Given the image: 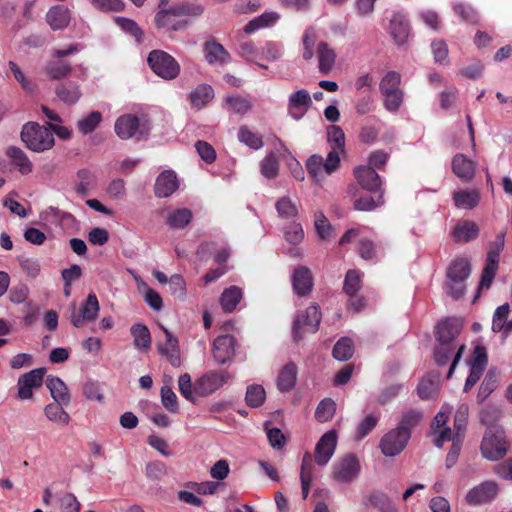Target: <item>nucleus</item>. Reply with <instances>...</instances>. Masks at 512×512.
<instances>
[{
  "label": "nucleus",
  "mask_w": 512,
  "mask_h": 512,
  "mask_svg": "<svg viewBox=\"0 0 512 512\" xmlns=\"http://www.w3.org/2000/svg\"><path fill=\"white\" fill-rule=\"evenodd\" d=\"M377 197L373 196H364L357 199L354 203V207L360 211H370L375 209L378 206H381L384 202L383 200V191H378Z\"/></svg>",
  "instance_id": "nucleus-55"
},
{
  "label": "nucleus",
  "mask_w": 512,
  "mask_h": 512,
  "mask_svg": "<svg viewBox=\"0 0 512 512\" xmlns=\"http://www.w3.org/2000/svg\"><path fill=\"white\" fill-rule=\"evenodd\" d=\"M115 22L123 31L132 35L137 42L141 41L143 32L135 21L125 17H117Z\"/></svg>",
  "instance_id": "nucleus-59"
},
{
  "label": "nucleus",
  "mask_w": 512,
  "mask_h": 512,
  "mask_svg": "<svg viewBox=\"0 0 512 512\" xmlns=\"http://www.w3.org/2000/svg\"><path fill=\"white\" fill-rule=\"evenodd\" d=\"M148 65L152 71L164 80H173L180 73V65L165 51L153 50L147 58Z\"/></svg>",
  "instance_id": "nucleus-6"
},
{
  "label": "nucleus",
  "mask_w": 512,
  "mask_h": 512,
  "mask_svg": "<svg viewBox=\"0 0 512 512\" xmlns=\"http://www.w3.org/2000/svg\"><path fill=\"white\" fill-rule=\"evenodd\" d=\"M335 411V402L331 398H325L318 404L315 417L319 422H327L333 418Z\"/></svg>",
  "instance_id": "nucleus-50"
},
{
  "label": "nucleus",
  "mask_w": 512,
  "mask_h": 512,
  "mask_svg": "<svg viewBox=\"0 0 512 512\" xmlns=\"http://www.w3.org/2000/svg\"><path fill=\"white\" fill-rule=\"evenodd\" d=\"M114 130L119 138L129 139L138 135H146L150 127L146 119H140L133 114H125L117 118Z\"/></svg>",
  "instance_id": "nucleus-9"
},
{
  "label": "nucleus",
  "mask_w": 512,
  "mask_h": 512,
  "mask_svg": "<svg viewBox=\"0 0 512 512\" xmlns=\"http://www.w3.org/2000/svg\"><path fill=\"white\" fill-rule=\"evenodd\" d=\"M300 479H301V487H302L303 498H307V496L309 494L310 486H311V484L313 482V463H312V457L308 453L305 454L303 459H302Z\"/></svg>",
  "instance_id": "nucleus-38"
},
{
  "label": "nucleus",
  "mask_w": 512,
  "mask_h": 512,
  "mask_svg": "<svg viewBox=\"0 0 512 512\" xmlns=\"http://www.w3.org/2000/svg\"><path fill=\"white\" fill-rule=\"evenodd\" d=\"M99 309V302L96 295L90 293L80 307L79 312L76 311V307L73 305L71 323L74 327L80 328L85 322L94 321L98 316Z\"/></svg>",
  "instance_id": "nucleus-13"
},
{
  "label": "nucleus",
  "mask_w": 512,
  "mask_h": 512,
  "mask_svg": "<svg viewBox=\"0 0 512 512\" xmlns=\"http://www.w3.org/2000/svg\"><path fill=\"white\" fill-rule=\"evenodd\" d=\"M45 372V368H36L20 376L17 382L18 397L22 400L32 398V390L41 387Z\"/></svg>",
  "instance_id": "nucleus-14"
},
{
  "label": "nucleus",
  "mask_w": 512,
  "mask_h": 512,
  "mask_svg": "<svg viewBox=\"0 0 512 512\" xmlns=\"http://www.w3.org/2000/svg\"><path fill=\"white\" fill-rule=\"evenodd\" d=\"M226 104L229 110L241 115L246 114L252 108L251 102L241 96L227 97Z\"/></svg>",
  "instance_id": "nucleus-58"
},
{
  "label": "nucleus",
  "mask_w": 512,
  "mask_h": 512,
  "mask_svg": "<svg viewBox=\"0 0 512 512\" xmlns=\"http://www.w3.org/2000/svg\"><path fill=\"white\" fill-rule=\"evenodd\" d=\"M205 60L210 65H226L230 63L231 56L224 46L214 39L208 40L203 45Z\"/></svg>",
  "instance_id": "nucleus-20"
},
{
  "label": "nucleus",
  "mask_w": 512,
  "mask_h": 512,
  "mask_svg": "<svg viewBox=\"0 0 512 512\" xmlns=\"http://www.w3.org/2000/svg\"><path fill=\"white\" fill-rule=\"evenodd\" d=\"M478 226L472 221H465L458 224L453 230V238L457 242H468L477 237Z\"/></svg>",
  "instance_id": "nucleus-39"
},
{
  "label": "nucleus",
  "mask_w": 512,
  "mask_h": 512,
  "mask_svg": "<svg viewBox=\"0 0 512 512\" xmlns=\"http://www.w3.org/2000/svg\"><path fill=\"white\" fill-rule=\"evenodd\" d=\"M275 208L281 218L292 219L298 214L297 205L289 197L280 198L276 202Z\"/></svg>",
  "instance_id": "nucleus-51"
},
{
  "label": "nucleus",
  "mask_w": 512,
  "mask_h": 512,
  "mask_svg": "<svg viewBox=\"0 0 512 512\" xmlns=\"http://www.w3.org/2000/svg\"><path fill=\"white\" fill-rule=\"evenodd\" d=\"M260 54L267 61H277L284 54V46L281 42L267 41L261 47Z\"/></svg>",
  "instance_id": "nucleus-47"
},
{
  "label": "nucleus",
  "mask_w": 512,
  "mask_h": 512,
  "mask_svg": "<svg viewBox=\"0 0 512 512\" xmlns=\"http://www.w3.org/2000/svg\"><path fill=\"white\" fill-rule=\"evenodd\" d=\"M160 329L164 333L165 342L157 343V350L161 356H165L170 364L178 367L181 364L179 341L165 326L160 325Z\"/></svg>",
  "instance_id": "nucleus-15"
},
{
  "label": "nucleus",
  "mask_w": 512,
  "mask_h": 512,
  "mask_svg": "<svg viewBox=\"0 0 512 512\" xmlns=\"http://www.w3.org/2000/svg\"><path fill=\"white\" fill-rule=\"evenodd\" d=\"M353 353V341L348 337L339 339L333 348V356L338 361L349 360L353 356Z\"/></svg>",
  "instance_id": "nucleus-46"
},
{
  "label": "nucleus",
  "mask_w": 512,
  "mask_h": 512,
  "mask_svg": "<svg viewBox=\"0 0 512 512\" xmlns=\"http://www.w3.org/2000/svg\"><path fill=\"white\" fill-rule=\"evenodd\" d=\"M314 226L317 234L323 240H326L330 237L332 227L328 221V219L324 216L322 212H316L314 215Z\"/></svg>",
  "instance_id": "nucleus-61"
},
{
  "label": "nucleus",
  "mask_w": 512,
  "mask_h": 512,
  "mask_svg": "<svg viewBox=\"0 0 512 512\" xmlns=\"http://www.w3.org/2000/svg\"><path fill=\"white\" fill-rule=\"evenodd\" d=\"M242 298V291L236 286H231L225 289L220 297V303L225 312H232L240 299Z\"/></svg>",
  "instance_id": "nucleus-43"
},
{
  "label": "nucleus",
  "mask_w": 512,
  "mask_h": 512,
  "mask_svg": "<svg viewBox=\"0 0 512 512\" xmlns=\"http://www.w3.org/2000/svg\"><path fill=\"white\" fill-rule=\"evenodd\" d=\"M316 54L318 71L322 75H328L336 63L337 55L335 50L327 42L321 41L316 45Z\"/></svg>",
  "instance_id": "nucleus-24"
},
{
  "label": "nucleus",
  "mask_w": 512,
  "mask_h": 512,
  "mask_svg": "<svg viewBox=\"0 0 512 512\" xmlns=\"http://www.w3.org/2000/svg\"><path fill=\"white\" fill-rule=\"evenodd\" d=\"M161 402L167 411L171 413L178 411L177 396L169 386L161 388Z\"/></svg>",
  "instance_id": "nucleus-62"
},
{
  "label": "nucleus",
  "mask_w": 512,
  "mask_h": 512,
  "mask_svg": "<svg viewBox=\"0 0 512 512\" xmlns=\"http://www.w3.org/2000/svg\"><path fill=\"white\" fill-rule=\"evenodd\" d=\"M229 378L227 371H209L196 381L194 390L201 396L210 395L227 383Z\"/></svg>",
  "instance_id": "nucleus-12"
},
{
  "label": "nucleus",
  "mask_w": 512,
  "mask_h": 512,
  "mask_svg": "<svg viewBox=\"0 0 512 512\" xmlns=\"http://www.w3.org/2000/svg\"><path fill=\"white\" fill-rule=\"evenodd\" d=\"M477 163L464 154H456L452 159V171L463 182H470L476 172Z\"/></svg>",
  "instance_id": "nucleus-22"
},
{
  "label": "nucleus",
  "mask_w": 512,
  "mask_h": 512,
  "mask_svg": "<svg viewBox=\"0 0 512 512\" xmlns=\"http://www.w3.org/2000/svg\"><path fill=\"white\" fill-rule=\"evenodd\" d=\"M178 179L174 171H163L156 179L154 191L159 198L172 195L178 189Z\"/></svg>",
  "instance_id": "nucleus-25"
},
{
  "label": "nucleus",
  "mask_w": 512,
  "mask_h": 512,
  "mask_svg": "<svg viewBox=\"0 0 512 512\" xmlns=\"http://www.w3.org/2000/svg\"><path fill=\"white\" fill-rule=\"evenodd\" d=\"M361 287V275L356 270H349L344 280V291L352 296L358 292Z\"/></svg>",
  "instance_id": "nucleus-60"
},
{
  "label": "nucleus",
  "mask_w": 512,
  "mask_h": 512,
  "mask_svg": "<svg viewBox=\"0 0 512 512\" xmlns=\"http://www.w3.org/2000/svg\"><path fill=\"white\" fill-rule=\"evenodd\" d=\"M21 140L28 149L38 153L50 150L55 144L51 130L36 122H28L22 127Z\"/></svg>",
  "instance_id": "nucleus-1"
},
{
  "label": "nucleus",
  "mask_w": 512,
  "mask_h": 512,
  "mask_svg": "<svg viewBox=\"0 0 512 512\" xmlns=\"http://www.w3.org/2000/svg\"><path fill=\"white\" fill-rule=\"evenodd\" d=\"M471 273L470 263L466 259H457L447 270V293L454 299L461 298L465 293V281Z\"/></svg>",
  "instance_id": "nucleus-4"
},
{
  "label": "nucleus",
  "mask_w": 512,
  "mask_h": 512,
  "mask_svg": "<svg viewBox=\"0 0 512 512\" xmlns=\"http://www.w3.org/2000/svg\"><path fill=\"white\" fill-rule=\"evenodd\" d=\"M292 285L294 292L298 296L309 294L313 287V279L310 270L307 267L295 269L292 275Z\"/></svg>",
  "instance_id": "nucleus-29"
},
{
  "label": "nucleus",
  "mask_w": 512,
  "mask_h": 512,
  "mask_svg": "<svg viewBox=\"0 0 512 512\" xmlns=\"http://www.w3.org/2000/svg\"><path fill=\"white\" fill-rule=\"evenodd\" d=\"M354 175L363 189L372 193L383 191L382 180L371 167L359 166L355 168Z\"/></svg>",
  "instance_id": "nucleus-19"
},
{
  "label": "nucleus",
  "mask_w": 512,
  "mask_h": 512,
  "mask_svg": "<svg viewBox=\"0 0 512 512\" xmlns=\"http://www.w3.org/2000/svg\"><path fill=\"white\" fill-rule=\"evenodd\" d=\"M46 386L55 402L68 405L70 402V394L63 380L58 377L48 376L46 378Z\"/></svg>",
  "instance_id": "nucleus-33"
},
{
  "label": "nucleus",
  "mask_w": 512,
  "mask_h": 512,
  "mask_svg": "<svg viewBox=\"0 0 512 512\" xmlns=\"http://www.w3.org/2000/svg\"><path fill=\"white\" fill-rule=\"evenodd\" d=\"M279 171V163L274 154H269L260 162V172L267 179H273Z\"/></svg>",
  "instance_id": "nucleus-57"
},
{
  "label": "nucleus",
  "mask_w": 512,
  "mask_h": 512,
  "mask_svg": "<svg viewBox=\"0 0 512 512\" xmlns=\"http://www.w3.org/2000/svg\"><path fill=\"white\" fill-rule=\"evenodd\" d=\"M214 97L213 88L208 84H200L194 88L189 95L191 105L201 109L209 103Z\"/></svg>",
  "instance_id": "nucleus-36"
},
{
  "label": "nucleus",
  "mask_w": 512,
  "mask_h": 512,
  "mask_svg": "<svg viewBox=\"0 0 512 512\" xmlns=\"http://www.w3.org/2000/svg\"><path fill=\"white\" fill-rule=\"evenodd\" d=\"M507 449L504 430L499 426L488 427L481 443L483 457L497 461L505 456Z\"/></svg>",
  "instance_id": "nucleus-5"
},
{
  "label": "nucleus",
  "mask_w": 512,
  "mask_h": 512,
  "mask_svg": "<svg viewBox=\"0 0 512 512\" xmlns=\"http://www.w3.org/2000/svg\"><path fill=\"white\" fill-rule=\"evenodd\" d=\"M401 76L396 71H388L379 83V90L383 96L384 107L390 112L399 110L404 97L400 88Z\"/></svg>",
  "instance_id": "nucleus-2"
},
{
  "label": "nucleus",
  "mask_w": 512,
  "mask_h": 512,
  "mask_svg": "<svg viewBox=\"0 0 512 512\" xmlns=\"http://www.w3.org/2000/svg\"><path fill=\"white\" fill-rule=\"evenodd\" d=\"M316 32L313 28L305 30L302 37L303 53L302 57L304 60H311L314 57V47L316 44Z\"/></svg>",
  "instance_id": "nucleus-56"
},
{
  "label": "nucleus",
  "mask_w": 512,
  "mask_h": 512,
  "mask_svg": "<svg viewBox=\"0 0 512 512\" xmlns=\"http://www.w3.org/2000/svg\"><path fill=\"white\" fill-rule=\"evenodd\" d=\"M80 503L72 493H66L60 498L61 512H79Z\"/></svg>",
  "instance_id": "nucleus-64"
},
{
  "label": "nucleus",
  "mask_w": 512,
  "mask_h": 512,
  "mask_svg": "<svg viewBox=\"0 0 512 512\" xmlns=\"http://www.w3.org/2000/svg\"><path fill=\"white\" fill-rule=\"evenodd\" d=\"M193 218V213L188 208H177L168 212L166 225L172 230H181L189 225Z\"/></svg>",
  "instance_id": "nucleus-34"
},
{
  "label": "nucleus",
  "mask_w": 512,
  "mask_h": 512,
  "mask_svg": "<svg viewBox=\"0 0 512 512\" xmlns=\"http://www.w3.org/2000/svg\"><path fill=\"white\" fill-rule=\"evenodd\" d=\"M57 97L68 105L75 104L81 97L78 85L74 83H63L56 87Z\"/></svg>",
  "instance_id": "nucleus-40"
},
{
  "label": "nucleus",
  "mask_w": 512,
  "mask_h": 512,
  "mask_svg": "<svg viewBox=\"0 0 512 512\" xmlns=\"http://www.w3.org/2000/svg\"><path fill=\"white\" fill-rule=\"evenodd\" d=\"M360 462L354 454H346L334 462L331 477L341 484L355 481L360 474Z\"/></svg>",
  "instance_id": "nucleus-8"
},
{
  "label": "nucleus",
  "mask_w": 512,
  "mask_h": 512,
  "mask_svg": "<svg viewBox=\"0 0 512 512\" xmlns=\"http://www.w3.org/2000/svg\"><path fill=\"white\" fill-rule=\"evenodd\" d=\"M102 122V114L99 111H92L89 114L80 118L76 127L82 135L91 134Z\"/></svg>",
  "instance_id": "nucleus-41"
},
{
  "label": "nucleus",
  "mask_w": 512,
  "mask_h": 512,
  "mask_svg": "<svg viewBox=\"0 0 512 512\" xmlns=\"http://www.w3.org/2000/svg\"><path fill=\"white\" fill-rule=\"evenodd\" d=\"M298 368L295 363L289 362L282 367L277 376V388L280 392H289L296 386Z\"/></svg>",
  "instance_id": "nucleus-30"
},
{
  "label": "nucleus",
  "mask_w": 512,
  "mask_h": 512,
  "mask_svg": "<svg viewBox=\"0 0 512 512\" xmlns=\"http://www.w3.org/2000/svg\"><path fill=\"white\" fill-rule=\"evenodd\" d=\"M70 19V10L63 5H55L46 13V22L55 31L65 29L69 25Z\"/></svg>",
  "instance_id": "nucleus-27"
},
{
  "label": "nucleus",
  "mask_w": 512,
  "mask_h": 512,
  "mask_svg": "<svg viewBox=\"0 0 512 512\" xmlns=\"http://www.w3.org/2000/svg\"><path fill=\"white\" fill-rule=\"evenodd\" d=\"M337 446V433L329 430L321 436L315 447V462L319 466L328 464Z\"/></svg>",
  "instance_id": "nucleus-16"
},
{
  "label": "nucleus",
  "mask_w": 512,
  "mask_h": 512,
  "mask_svg": "<svg viewBox=\"0 0 512 512\" xmlns=\"http://www.w3.org/2000/svg\"><path fill=\"white\" fill-rule=\"evenodd\" d=\"M368 503L381 512H398L397 507L388 495L383 492L376 491L371 493L367 498Z\"/></svg>",
  "instance_id": "nucleus-42"
},
{
  "label": "nucleus",
  "mask_w": 512,
  "mask_h": 512,
  "mask_svg": "<svg viewBox=\"0 0 512 512\" xmlns=\"http://www.w3.org/2000/svg\"><path fill=\"white\" fill-rule=\"evenodd\" d=\"M266 398V393L261 385H250L247 387L245 400L250 407L261 406Z\"/></svg>",
  "instance_id": "nucleus-52"
},
{
  "label": "nucleus",
  "mask_w": 512,
  "mask_h": 512,
  "mask_svg": "<svg viewBox=\"0 0 512 512\" xmlns=\"http://www.w3.org/2000/svg\"><path fill=\"white\" fill-rule=\"evenodd\" d=\"M166 5L167 0H161L154 19L156 27L167 32L185 30L189 22L184 19H177L179 16L174 12V5L170 8H166Z\"/></svg>",
  "instance_id": "nucleus-11"
},
{
  "label": "nucleus",
  "mask_w": 512,
  "mask_h": 512,
  "mask_svg": "<svg viewBox=\"0 0 512 512\" xmlns=\"http://www.w3.org/2000/svg\"><path fill=\"white\" fill-rule=\"evenodd\" d=\"M469 415V407L467 404H460L454 416V430L457 431L458 436L464 438V432L467 426Z\"/></svg>",
  "instance_id": "nucleus-54"
},
{
  "label": "nucleus",
  "mask_w": 512,
  "mask_h": 512,
  "mask_svg": "<svg viewBox=\"0 0 512 512\" xmlns=\"http://www.w3.org/2000/svg\"><path fill=\"white\" fill-rule=\"evenodd\" d=\"M311 104L312 101L309 92L305 89H300L292 93L289 97V114L293 119L300 120Z\"/></svg>",
  "instance_id": "nucleus-21"
},
{
  "label": "nucleus",
  "mask_w": 512,
  "mask_h": 512,
  "mask_svg": "<svg viewBox=\"0 0 512 512\" xmlns=\"http://www.w3.org/2000/svg\"><path fill=\"white\" fill-rule=\"evenodd\" d=\"M133 336V344L138 350H148L151 347V334L148 327L144 324L137 323L130 328Z\"/></svg>",
  "instance_id": "nucleus-37"
},
{
  "label": "nucleus",
  "mask_w": 512,
  "mask_h": 512,
  "mask_svg": "<svg viewBox=\"0 0 512 512\" xmlns=\"http://www.w3.org/2000/svg\"><path fill=\"white\" fill-rule=\"evenodd\" d=\"M510 307L508 303L500 305L494 312L492 321V330L494 332L501 331L505 326V321L508 317Z\"/></svg>",
  "instance_id": "nucleus-63"
},
{
  "label": "nucleus",
  "mask_w": 512,
  "mask_h": 512,
  "mask_svg": "<svg viewBox=\"0 0 512 512\" xmlns=\"http://www.w3.org/2000/svg\"><path fill=\"white\" fill-rule=\"evenodd\" d=\"M438 390V379L436 377H425L417 386V393L421 399L432 398Z\"/></svg>",
  "instance_id": "nucleus-49"
},
{
  "label": "nucleus",
  "mask_w": 512,
  "mask_h": 512,
  "mask_svg": "<svg viewBox=\"0 0 512 512\" xmlns=\"http://www.w3.org/2000/svg\"><path fill=\"white\" fill-rule=\"evenodd\" d=\"M63 404L57 402L46 405L44 413L46 417L54 423L67 425L70 421L69 414L63 409Z\"/></svg>",
  "instance_id": "nucleus-45"
},
{
  "label": "nucleus",
  "mask_w": 512,
  "mask_h": 512,
  "mask_svg": "<svg viewBox=\"0 0 512 512\" xmlns=\"http://www.w3.org/2000/svg\"><path fill=\"white\" fill-rule=\"evenodd\" d=\"M11 165L21 174L28 175L33 171V163L27 154L16 146H9L5 152Z\"/></svg>",
  "instance_id": "nucleus-26"
},
{
  "label": "nucleus",
  "mask_w": 512,
  "mask_h": 512,
  "mask_svg": "<svg viewBox=\"0 0 512 512\" xmlns=\"http://www.w3.org/2000/svg\"><path fill=\"white\" fill-rule=\"evenodd\" d=\"M238 139L241 143L254 150H259L263 147L262 137L249 130L246 126H242L239 129Z\"/></svg>",
  "instance_id": "nucleus-48"
},
{
  "label": "nucleus",
  "mask_w": 512,
  "mask_h": 512,
  "mask_svg": "<svg viewBox=\"0 0 512 512\" xmlns=\"http://www.w3.org/2000/svg\"><path fill=\"white\" fill-rule=\"evenodd\" d=\"M327 138L330 144H333L332 149H336L338 151V155L340 152L344 151L345 148V134L341 127L332 125L327 130Z\"/></svg>",
  "instance_id": "nucleus-53"
},
{
  "label": "nucleus",
  "mask_w": 512,
  "mask_h": 512,
  "mask_svg": "<svg viewBox=\"0 0 512 512\" xmlns=\"http://www.w3.org/2000/svg\"><path fill=\"white\" fill-rule=\"evenodd\" d=\"M497 493V484L493 481H485L468 491L466 501L469 505H480L493 500Z\"/></svg>",
  "instance_id": "nucleus-17"
},
{
  "label": "nucleus",
  "mask_w": 512,
  "mask_h": 512,
  "mask_svg": "<svg viewBox=\"0 0 512 512\" xmlns=\"http://www.w3.org/2000/svg\"><path fill=\"white\" fill-rule=\"evenodd\" d=\"M461 327V323L456 319H447L438 323L436 327L438 343L452 345L453 340L459 335Z\"/></svg>",
  "instance_id": "nucleus-28"
},
{
  "label": "nucleus",
  "mask_w": 512,
  "mask_h": 512,
  "mask_svg": "<svg viewBox=\"0 0 512 512\" xmlns=\"http://www.w3.org/2000/svg\"><path fill=\"white\" fill-rule=\"evenodd\" d=\"M280 19V15L277 12L269 11L264 12L260 16L252 19L244 26V32L251 34L258 29L271 27Z\"/></svg>",
  "instance_id": "nucleus-35"
},
{
  "label": "nucleus",
  "mask_w": 512,
  "mask_h": 512,
  "mask_svg": "<svg viewBox=\"0 0 512 512\" xmlns=\"http://www.w3.org/2000/svg\"><path fill=\"white\" fill-rule=\"evenodd\" d=\"M452 198L457 208L471 210L478 205L480 194L476 189H463L454 191Z\"/></svg>",
  "instance_id": "nucleus-32"
},
{
  "label": "nucleus",
  "mask_w": 512,
  "mask_h": 512,
  "mask_svg": "<svg viewBox=\"0 0 512 512\" xmlns=\"http://www.w3.org/2000/svg\"><path fill=\"white\" fill-rule=\"evenodd\" d=\"M410 436V431L404 426L391 429L380 440L379 447L382 454L386 457L399 455L407 446Z\"/></svg>",
  "instance_id": "nucleus-7"
},
{
  "label": "nucleus",
  "mask_w": 512,
  "mask_h": 512,
  "mask_svg": "<svg viewBox=\"0 0 512 512\" xmlns=\"http://www.w3.org/2000/svg\"><path fill=\"white\" fill-rule=\"evenodd\" d=\"M235 352V339L231 335L218 336L213 343L212 354L218 364L230 361Z\"/></svg>",
  "instance_id": "nucleus-18"
},
{
  "label": "nucleus",
  "mask_w": 512,
  "mask_h": 512,
  "mask_svg": "<svg viewBox=\"0 0 512 512\" xmlns=\"http://www.w3.org/2000/svg\"><path fill=\"white\" fill-rule=\"evenodd\" d=\"M321 321V312L317 305L309 306L304 312L297 314L292 333L296 341L300 340L303 333H315Z\"/></svg>",
  "instance_id": "nucleus-10"
},
{
  "label": "nucleus",
  "mask_w": 512,
  "mask_h": 512,
  "mask_svg": "<svg viewBox=\"0 0 512 512\" xmlns=\"http://www.w3.org/2000/svg\"><path fill=\"white\" fill-rule=\"evenodd\" d=\"M340 166V155L336 149H332L326 159L314 154L306 161V168L316 183L320 184L326 178L338 170Z\"/></svg>",
  "instance_id": "nucleus-3"
},
{
  "label": "nucleus",
  "mask_w": 512,
  "mask_h": 512,
  "mask_svg": "<svg viewBox=\"0 0 512 512\" xmlns=\"http://www.w3.org/2000/svg\"><path fill=\"white\" fill-rule=\"evenodd\" d=\"M47 75L53 80H59L67 77L71 72V66L68 62L55 59L51 60L45 67Z\"/></svg>",
  "instance_id": "nucleus-44"
},
{
  "label": "nucleus",
  "mask_w": 512,
  "mask_h": 512,
  "mask_svg": "<svg viewBox=\"0 0 512 512\" xmlns=\"http://www.w3.org/2000/svg\"><path fill=\"white\" fill-rule=\"evenodd\" d=\"M501 250L491 248L487 253L486 264L483 268L478 290L489 289L498 270Z\"/></svg>",
  "instance_id": "nucleus-23"
},
{
  "label": "nucleus",
  "mask_w": 512,
  "mask_h": 512,
  "mask_svg": "<svg viewBox=\"0 0 512 512\" xmlns=\"http://www.w3.org/2000/svg\"><path fill=\"white\" fill-rule=\"evenodd\" d=\"M391 35L398 45L404 44L410 34V26L406 17L401 13H395L390 21Z\"/></svg>",
  "instance_id": "nucleus-31"
}]
</instances>
